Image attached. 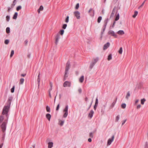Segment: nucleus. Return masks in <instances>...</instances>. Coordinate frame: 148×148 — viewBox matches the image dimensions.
I'll list each match as a JSON object with an SVG mask.
<instances>
[{"label": "nucleus", "instance_id": "nucleus-1", "mask_svg": "<svg viewBox=\"0 0 148 148\" xmlns=\"http://www.w3.org/2000/svg\"><path fill=\"white\" fill-rule=\"evenodd\" d=\"M12 99L13 97L12 96L8 98L7 102L6 103V105L4 106L3 109L2 114L3 115H5L7 117H8V113L10 108Z\"/></svg>", "mask_w": 148, "mask_h": 148}, {"label": "nucleus", "instance_id": "nucleus-22", "mask_svg": "<svg viewBox=\"0 0 148 148\" xmlns=\"http://www.w3.org/2000/svg\"><path fill=\"white\" fill-rule=\"evenodd\" d=\"M95 64L93 62H92L90 64V69H92Z\"/></svg>", "mask_w": 148, "mask_h": 148}, {"label": "nucleus", "instance_id": "nucleus-4", "mask_svg": "<svg viewBox=\"0 0 148 148\" xmlns=\"http://www.w3.org/2000/svg\"><path fill=\"white\" fill-rule=\"evenodd\" d=\"M7 123V121L6 122H3L1 125V127L2 129V131L3 133H4L6 129V125Z\"/></svg>", "mask_w": 148, "mask_h": 148}, {"label": "nucleus", "instance_id": "nucleus-16", "mask_svg": "<svg viewBox=\"0 0 148 148\" xmlns=\"http://www.w3.org/2000/svg\"><path fill=\"white\" fill-rule=\"evenodd\" d=\"M51 116V115L49 114L48 113L46 114V117L49 121H50Z\"/></svg>", "mask_w": 148, "mask_h": 148}, {"label": "nucleus", "instance_id": "nucleus-41", "mask_svg": "<svg viewBox=\"0 0 148 148\" xmlns=\"http://www.w3.org/2000/svg\"><path fill=\"white\" fill-rule=\"evenodd\" d=\"M22 7L21 6V5H19L18 6L17 8H16V10L17 11H19V10H20L21 9Z\"/></svg>", "mask_w": 148, "mask_h": 148}, {"label": "nucleus", "instance_id": "nucleus-62", "mask_svg": "<svg viewBox=\"0 0 148 148\" xmlns=\"http://www.w3.org/2000/svg\"><path fill=\"white\" fill-rule=\"evenodd\" d=\"M92 10V9L91 8H90L89 10L88 11V12L89 13H90L91 11Z\"/></svg>", "mask_w": 148, "mask_h": 148}, {"label": "nucleus", "instance_id": "nucleus-2", "mask_svg": "<svg viewBox=\"0 0 148 148\" xmlns=\"http://www.w3.org/2000/svg\"><path fill=\"white\" fill-rule=\"evenodd\" d=\"M70 63L69 61H68L66 64V69L65 72V74L64 76V80H65L66 79V78L68 77L67 74L68 73V72L69 69H70Z\"/></svg>", "mask_w": 148, "mask_h": 148}, {"label": "nucleus", "instance_id": "nucleus-39", "mask_svg": "<svg viewBox=\"0 0 148 148\" xmlns=\"http://www.w3.org/2000/svg\"><path fill=\"white\" fill-rule=\"evenodd\" d=\"M121 106L123 108H125L126 106V105L125 103H123L121 104Z\"/></svg>", "mask_w": 148, "mask_h": 148}, {"label": "nucleus", "instance_id": "nucleus-32", "mask_svg": "<svg viewBox=\"0 0 148 148\" xmlns=\"http://www.w3.org/2000/svg\"><path fill=\"white\" fill-rule=\"evenodd\" d=\"M119 18V14H118L116 16L115 19V21H118Z\"/></svg>", "mask_w": 148, "mask_h": 148}, {"label": "nucleus", "instance_id": "nucleus-61", "mask_svg": "<svg viewBox=\"0 0 148 148\" xmlns=\"http://www.w3.org/2000/svg\"><path fill=\"white\" fill-rule=\"evenodd\" d=\"M138 101H139L138 99L136 100L135 102V104L137 103H138Z\"/></svg>", "mask_w": 148, "mask_h": 148}, {"label": "nucleus", "instance_id": "nucleus-24", "mask_svg": "<svg viewBox=\"0 0 148 148\" xmlns=\"http://www.w3.org/2000/svg\"><path fill=\"white\" fill-rule=\"evenodd\" d=\"M46 111L47 112H50L51 111L50 108L48 106H47L46 107Z\"/></svg>", "mask_w": 148, "mask_h": 148}, {"label": "nucleus", "instance_id": "nucleus-33", "mask_svg": "<svg viewBox=\"0 0 148 148\" xmlns=\"http://www.w3.org/2000/svg\"><path fill=\"white\" fill-rule=\"evenodd\" d=\"M130 92H127V95L126 96V98L127 99H128V97L130 96Z\"/></svg>", "mask_w": 148, "mask_h": 148}, {"label": "nucleus", "instance_id": "nucleus-8", "mask_svg": "<svg viewBox=\"0 0 148 148\" xmlns=\"http://www.w3.org/2000/svg\"><path fill=\"white\" fill-rule=\"evenodd\" d=\"M108 34L109 35H111L112 36H114L115 37H117V35L114 33V32L112 30H110L108 32Z\"/></svg>", "mask_w": 148, "mask_h": 148}, {"label": "nucleus", "instance_id": "nucleus-52", "mask_svg": "<svg viewBox=\"0 0 148 148\" xmlns=\"http://www.w3.org/2000/svg\"><path fill=\"white\" fill-rule=\"evenodd\" d=\"M91 138H92L93 137V135L92 133L91 132L89 134Z\"/></svg>", "mask_w": 148, "mask_h": 148}, {"label": "nucleus", "instance_id": "nucleus-14", "mask_svg": "<svg viewBox=\"0 0 148 148\" xmlns=\"http://www.w3.org/2000/svg\"><path fill=\"white\" fill-rule=\"evenodd\" d=\"M115 7H114V8H113V10L112 11V12L110 16V18H111L112 17L114 16V13L115 12Z\"/></svg>", "mask_w": 148, "mask_h": 148}, {"label": "nucleus", "instance_id": "nucleus-29", "mask_svg": "<svg viewBox=\"0 0 148 148\" xmlns=\"http://www.w3.org/2000/svg\"><path fill=\"white\" fill-rule=\"evenodd\" d=\"M16 0H14V1H13V3L12 4L11 6L12 8H13L14 7V6H15V4H16Z\"/></svg>", "mask_w": 148, "mask_h": 148}, {"label": "nucleus", "instance_id": "nucleus-23", "mask_svg": "<svg viewBox=\"0 0 148 148\" xmlns=\"http://www.w3.org/2000/svg\"><path fill=\"white\" fill-rule=\"evenodd\" d=\"M24 79L23 78H21L19 82V84H23L24 82Z\"/></svg>", "mask_w": 148, "mask_h": 148}, {"label": "nucleus", "instance_id": "nucleus-46", "mask_svg": "<svg viewBox=\"0 0 148 148\" xmlns=\"http://www.w3.org/2000/svg\"><path fill=\"white\" fill-rule=\"evenodd\" d=\"M67 26V25L66 24H64L62 27L63 29H65L66 28Z\"/></svg>", "mask_w": 148, "mask_h": 148}, {"label": "nucleus", "instance_id": "nucleus-6", "mask_svg": "<svg viewBox=\"0 0 148 148\" xmlns=\"http://www.w3.org/2000/svg\"><path fill=\"white\" fill-rule=\"evenodd\" d=\"M74 14L75 16L76 17L77 19H79L80 18V13L79 11H76L74 12Z\"/></svg>", "mask_w": 148, "mask_h": 148}, {"label": "nucleus", "instance_id": "nucleus-38", "mask_svg": "<svg viewBox=\"0 0 148 148\" xmlns=\"http://www.w3.org/2000/svg\"><path fill=\"white\" fill-rule=\"evenodd\" d=\"M4 119V117L3 116H1L0 118V123H1Z\"/></svg>", "mask_w": 148, "mask_h": 148}, {"label": "nucleus", "instance_id": "nucleus-35", "mask_svg": "<svg viewBox=\"0 0 148 148\" xmlns=\"http://www.w3.org/2000/svg\"><path fill=\"white\" fill-rule=\"evenodd\" d=\"M64 31L63 29L61 30L60 31L59 34H60L61 35H62L64 33Z\"/></svg>", "mask_w": 148, "mask_h": 148}, {"label": "nucleus", "instance_id": "nucleus-37", "mask_svg": "<svg viewBox=\"0 0 148 148\" xmlns=\"http://www.w3.org/2000/svg\"><path fill=\"white\" fill-rule=\"evenodd\" d=\"M15 86H14L11 89L10 91L12 93H13L14 91Z\"/></svg>", "mask_w": 148, "mask_h": 148}, {"label": "nucleus", "instance_id": "nucleus-28", "mask_svg": "<svg viewBox=\"0 0 148 148\" xmlns=\"http://www.w3.org/2000/svg\"><path fill=\"white\" fill-rule=\"evenodd\" d=\"M112 59V55L111 54H110L108 58V60L109 61L111 60Z\"/></svg>", "mask_w": 148, "mask_h": 148}, {"label": "nucleus", "instance_id": "nucleus-50", "mask_svg": "<svg viewBox=\"0 0 148 148\" xmlns=\"http://www.w3.org/2000/svg\"><path fill=\"white\" fill-rule=\"evenodd\" d=\"M145 1H144L142 3V4L138 8V9H139L140 8H141L143 7V5H144L145 3Z\"/></svg>", "mask_w": 148, "mask_h": 148}, {"label": "nucleus", "instance_id": "nucleus-19", "mask_svg": "<svg viewBox=\"0 0 148 148\" xmlns=\"http://www.w3.org/2000/svg\"><path fill=\"white\" fill-rule=\"evenodd\" d=\"M116 100H114L113 101V102H112V104L110 106V108H113L116 102Z\"/></svg>", "mask_w": 148, "mask_h": 148}, {"label": "nucleus", "instance_id": "nucleus-54", "mask_svg": "<svg viewBox=\"0 0 148 148\" xmlns=\"http://www.w3.org/2000/svg\"><path fill=\"white\" fill-rule=\"evenodd\" d=\"M78 90L79 93H81L82 92V89L80 88H79L78 89Z\"/></svg>", "mask_w": 148, "mask_h": 148}, {"label": "nucleus", "instance_id": "nucleus-43", "mask_svg": "<svg viewBox=\"0 0 148 148\" xmlns=\"http://www.w3.org/2000/svg\"><path fill=\"white\" fill-rule=\"evenodd\" d=\"M14 51L13 50H12V51H11V54L10 55V57H12V56H13V55H14Z\"/></svg>", "mask_w": 148, "mask_h": 148}, {"label": "nucleus", "instance_id": "nucleus-7", "mask_svg": "<svg viewBox=\"0 0 148 148\" xmlns=\"http://www.w3.org/2000/svg\"><path fill=\"white\" fill-rule=\"evenodd\" d=\"M114 135H113L112 136L111 138H109L107 144V145H110L112 143V142L114 140Z\"/></svg>", "mask_w": 148, "mask_h": 148}, {"label": "nucleus", "instance_id": "nucleus-47", "mask_svg": "<svg viewBox=\"0 0 148 148\" xmlns=\"http://www.w3.org/2000/svg\"><path fill=\"white\" fill-rule=\"evenodd\" d=\"M98 99L97 98V97L96 99L95 102V104H96L98 105Z\"/></svg>", "mask_w": 148, "mask_h": 148}, {"label": "nucleus", "instance_id": "nucleus-51", "mask_svg": "<svg viewBox=\"0 0 148 148\" xmlns=\"http://www.w3.org/2000/svg\"><path fill=\"white\" fill-rule=\"evenodd\" d=\"M126 121H127V119H125L123 121V122L122 123V126H123L124 124V123H125V122H126Z\"/></svg>", "mask_w": 148, "mask_h": 148}, {"label": "nucleus", "instance_id": "nucleus-13", "mask_svg": "<svg viewBox=\"0 0 148 148\" xmlns=\"http://www.w3.org/2000/svg\"><path fill=\"white\" fill-rule=\"evenodd\" d=\"M40 73H39L38 76V78H37V82H38V87L39 88L40 84Z\"/></svg>", "mask_w": 148, "mask_h": 148}, {"label": "nucleus", "instance_id": "nucleus-57", "mask_svg": "<svg viewBox=\"0 0 148 148\" xmlns=\"http://www.w3.org/2000/svg\"><path fill=\"white\" fill-rule=\"evenodd\" d=\"M115 23H116V22L115 21H114V22L113 23V25H112V27H114Z\"/></svg>", "mask_w": 148, "mask_h": 148}, {"label": "nucleus", "instance_id": "nucleus-25", "mask_svg": "<svg viewBox=\"0 0 148 148\" xmlns=\"http://www.w3.org/2000/svg\"><path fill=\"white\" fill-rule=\"evenodd\" d=\"M18 15V13L16 12H15L13 16V19H15L16 18Z\"/></svg>", "mask_w": 148, "mask_h": 148}, {"label": "nucleus", "instance_id": "nucleus-15", "mask_svg": "<svg viewBox=\"0 0 148 148\" xmlns=\"http://www.w3.org/2000/svg\"><path fill=\"white\" fill-rule=\"evenodd\" d=\"M99 59L98 57L94 58L92 62H93L95 64L98 61Z\"/></svg>", "mask_w": 148, "mask_h": 148}, {"label": "nucleus", "instance_id": "nucleus-42", "mask_svg": "<svg viewBox=\"0 0 148 148\" xmlns=\"http://www.w3.org/2000/svg\"><path fill=\"white\" fill-rule=\"evenodd\" d=\"M69 16H67L66 18V19H65V22L66 23H68V22H69Z\"/></svg>", "mask_w": 148, "mask_h": 148}, {"label": "nucleus", "instance_id": "nucleus-64", "mask_svg": "<svg viewBox=\"0 0 148 148\" xmlns=\"http://www.w3.org/2000/svg\"><path fill=\"white\" fill-rule=\"evenodd\" d=\"M25 45H27V43H28V41L27 40H25Z\"/></svg>", "mask_w": 148, "mask_h": 148}, {"label": "nucleus", "instance_id": "nucleus-63", "mask_svg": "<svg viewBox=\"0 0 148 148\" xmlns=\"http://www.w3.org/2000/svg\"><path fill=\"white\" fill-rule=\"evenodd\" d=\"M50 88H52V84L51 82H50Z\"/></svg>", "mask_w": 148, "mask_h": 148}, {"label": "nucleus", "instance_id": "nucleus-34", "mask_svg": "<svg viewBox=\"0 0 148 148\" xmlns=\"http://www.w3.org/2000/svg\"><path fill=\"white\" fill-rule=\"evenodd\" d=\"M123 49L121 47L120 48L119 50L118 51L119 53L120 54H121L122 53Z\"/></svg>", "mask_w": 148, "mask_h": 148}, {"label": "nucleus", "instance_id": "nucleus-9", "mask_svg": "<svg viewBox=\"0 0 148 148\" xmlns=\"http://www.w3.org/2000/svg\"><path fill=\"white\" fill-rule=\"evenodd\" d=\"M71 83L70 82L66 81L64 83L63 86L64 87H66L67 86L69 87L71 86Z\"/></svg>", "mask_w": 148, "mask_h": 148}, {"label": "nucleus", "instance_id": "nucleus-59", "mask_svg": "<svg viewBox=\"0 0 148 148\" xmlns=\"http://www.w3.org/2000/svg\"><path fill=\"white\" fill-rule=\"evenodd\" d=\"M52 90V88H50L49 90V92H51Z\"/></svg>", "mask_w": 148, "mask_h": 148}, {"label": "nucleus", "instance_id": "nucleus-49", "mask_svg": "<svg viewBox=\"0 0 148 148\" xmlns=\"http://www.w3.org/2000/svg\"><path fill=\"white\" fill-rule=\"evenodd\" d=\"M59 107H60V104H58L57 106V107H56V110L57 111H58L59 110Z\"/></svg>", "mask_w": 148, "mask_h": 148}, {"label": "nucleus", "instance_id": "nucleus-55", "mask_svg": "<svg viewBox=\"0 0 148 148\" xmlns=\"http://www.w3.org/2000/svg\"><path fill=\"white\" fill-rule=\"evenodd\" d=\"M92 102L90 104L89 107L87 109V110H88L90 108V107H91V106L92 105Z\"/></svg>", "mask_w": 148, "mask_h": 148}, {"label": "nucleus", "instance_id": "nucleus-44", "mask_svg": "<svg viewBox=\"0 0 148 148\" xmlns=\"http://www.w3.org/2000/svg\"><path fill=\"white\" fill-rule=\"evenodd\" d=\"M79 7V3H77V4L75 8L76 9H78Z\"/></svg>", "mask_w": 148, "mask_h": 148}, {"label": "nucleus", "instance_id": "nucleus-45", "mask_svg": "<svg viewBox=\"0 0 148 148\" xmlns=\"http://www.w3.org/2000/svg\"><path fill=\"white\" fill-rule=\"evenodd\" d=\"M6 19L7 21H9L10 19V16L8 15L6 16Z\"/></svg>", "mask_w": 148, "mask_h": 148}, {"label": "nucleus", "instance_id": "nucleus-3", "mask_svg": "<svg viewBox=\"0 0 148 148\" xmlns=\"http://www.w3.org/2000/svg\"><path fill=\"white\" fill-rule=\"evenodd\" d=\"M68 106L66 105V106L65 108L63 110V112H65L63 115V117L66 118L67 116L68 115Z\"/></svg>", "mask_w": 148, "mask_h": 148}, {"label": "nucleus", "instance_id": "nucleus-12", "mask_svg": "<svg viewBox=\"0 0 148 148\" xmlns=\"http://www.w3.org/2000/svg\"><path fill=\"white\" fill-rule=\"evenodd\" d=\"M94 112L92 110L90 111L88 114V117L90 118H91L93 115Z\"/></svg>", "mask_w": 148, "mask_h": 148}, {"label": "nucleus", "instance_id": "nucleus-20", "mask_svg": "<svg viewBox=\"0 0 148 148\" xmlns=\"http://www.w3.org/2000/svg\"><path fill=\"white\" fill-rule=\"evenodd\" d=\"M43 10V7L42 5H41L39 8L38 10V13H40V11H42Z\"/></svg>", "mask_w": 148, "mask_h": 148}, {"label": "nucleus", "instance_id": "nucleus-60", "mask_svg": "<svg viewBox=\"0 0 148 148\" xmlns=\"http://www.w3.org/2000/svg\"><path fill=\"white\" fill-rule=\"evenodd\" d=\"M88 142H91V141H92V140L91 139V138H89L88 139Z\"/></svg>", "mask_w": 148, "mask_h": 148}, {"label": "nucleus", "instance_id": "nucleus-17", "mask_svg": "<svg viewBox=\"0 0 148 148\" xmlns=\"http://www.w3.org/2000/svg\"><path fill=\"white\" fill-rule=\"evenodd\" d=\"M53 143L52 142H49L48 143V148H51L53 146Z\"/></svg>", "mask_w": 148, "mask_h": 148}, {"label": "nucleus", "instance_id": "nucleus-11", "mask_svg": "<svg viewBox=\"0 0 148 148\" xmlns=\"http://www.w3.org/2000/svg\"><path fill=\"white\" fill-rule=\"evenodd\" d=\"M110 45V43L109 42H107L105 44L103 47V49L105 50L107 49L108 47H109Z\"/></svg>", "mask_w": 148, "mask_h": 148}, {"label": "nucleus", "instance_id": "nucleus-18", "mask_svg": "<svg viewBox=\"0 0 148 148\" xmlns=\"http://www.w3.org/2000/svg\"><path fill=\"white\" fill-rule=\"evenodd\" d=\"M117 33L118 34L121 35L124 34L125 33L124 31L122 30H120L119 31L117 32Z\"/></svg>", "mask_w": 148, "mask_h": 148}, {"label": "nucleus", "instance_id": "nucleus-56", "mask_svg": "<svg viewBox=\"0 0 148 148\" xmlns=\"http://www.w3.org/2000/svg\"><path fill=\"white\" fill-rule=\"evenodd\" d=\"M141 107V106L140 105V104L138 105L137 106V109H138L140 108Z\"/></svg>", "mask_w": 148, "mask_h": 148}, {"label": "nucleus", "instance_id": "nucleus-21", "mask_svg": "<svg viewBox=\"0 0 148 148\" xmlns=\"http://www.w3.org/2000/svg\"><path fill=\"white\" fill-rule=\"evenodd\" d=\"M84 76L83 75L79 79V82L80 83H82L84 80Z\"/></svg>", "mask_w": 148, "mask_h": 148}, {"label": "nucleus", "instance_id": "nucleus-36", "mask_svg": "<svg viewBox=\"0 0 148 148\" xmlns=\"http://www.w3.org/2000/svg\"><path fill=\"white\" fill-rule=\"evenodd\" d=\"M6 32L8 34L10 32V28L9 27H7L6 29Z\"/></svg>", "mask_w": 148, "mask_h": 148}, {"label": "nucleus", "instance_id": "nucleus-26", "mask_svg": "<svg viewBox=\"0 0 148 148\" xmlns=\"http://www.w3.org/2000/svg\"><path fill=\"white\" fill-rule=\"evenodd\" d=\"M102 19V17L101 16H99L97 19V22L98 23H99L100 22Z\"/></svg>", "mask_w": 148, "mask_h": 148}, {"label": "nucleus", "instance_id": "nucleus-48", "mask_svg": "<svg viewBox=\"0 0 148 148\" xmlns=\"http://www.w3.org/2000/svg\"><path fill=\"white\" fill-rule=\"evenodd\" d=\"M64 123V121H61V122L60 123V125L62 126L63 125Z\"/></svg>", "mask_w": 148, "mask_h": 148}, {"label": "nucleus", "instance_id": "nucleus-31", "mask_svg": "<svg viewBox=\"0 0 148 148\" xmlns=\"http://www.w3.org/2000/svg\"><path fill=\"white\" fill-rule=\"evenodd\" d=\"M146 101V100L145 99L143 98L141 100V103L142 105H143L144 103V102Z\"/></svg>", "mask_w": 148, "mask_h": 148}, {"label": "nucleus", "instance_id": "nucleus-30", "mask_svg": "<svg viewBox=\"0 0 148 148\" xmlns=\"http://www.w3.org/2000/svg\"><path fill=\"white\" fill-rule=\"evenodd\" d=\"M120 119V116L119 115H118L116 117L115 119V122H118Z\"/></svg>", "mask_w": 148, "mask_h": 148}, {"label": "nucleus", "instance_id": "nucleus-53", "mask_svg": "<svg viewBox=\"0 0 148 148\" xmlns=\"http://www.w3.org/2000/svg\"><path fill=\"white\" fill-rule=\"evenodd\" d=\"M97 105L95 104L94 106V109L95 110L96 109L97 107Z\"/></svg>", "mask_w": 148, "mask_h": 148}, {"label": "nucleus", "instance_id": "nucleus-27", "mask_svg": "<svg viewBox=\"0 0 148 148\" xmlns=\"http://www.w3.org/2000/svg\"><path fill=\"white\" fill-rule=\"evenodd\" d=\"M138 14V12L137 11H135L134 12V15H133L132 16V17L134 18H135L136 16Z\"/></svg>", "mask_w": 148, "mask_h": 148}, {"label": "nucleus", "instance_id": "nucleus-10", "mask_svg": "<svg viewBox=\"0 0 148 148\" xmlns=\"http://www.w3.org/2000/svg\"><path fill=\"white\" fill-rule=\"evenodd\" d=\"M60 38V35L59 34H57L56 36V42L55 43L56 45H57L59 41V40Z\"/></svg>", "mask_w": 148, "mask_h": 148}, {"label": "nucleus", "instance_id": "nucleus-40", "mask_svg": "<svg viewBox=\"0 0 148 148\" xmlns=\"http://www.w3.org/2000/svg\"><path fill=\"white\" fill-rule=\"evenodd\" d=\"M9 42V40L8 39H6L4 41V43L6 45L8 44Z\"/></svg>", "mask_w": 148, "mask_h": 148}, {"label": "nucleus", "instance_id": "nucleus-5", "mask_svg": "<svg viewBox=\"0 0 148 148\" xmlns=\"http://www.w3.org/2000/svg\"><path fill=\"white\" fill-rule=\"evenodd\" d=\"M108 20H109V19L108 18H107L104 21V25L103 26L104 28L103 29V31L101 32V35H102L103 34V32L105 31L106 25H107V24L108 21Z\"/></svg>", "mask_w": 148, "mask_h": 148}, {"label": "nucleus", "instance_id": "nucleus-58", "mask_svg": "<svg viewBox=\"0 0 148 148\" xmlns=\"http://www.w3.org/2000/svg\"><path fill=\"white\" fill-rule=\"evenodd\" d=\"M26 75V74H22L21 75V76L22 77H24Z\"/></svg>", "mask_w": 148, "mask_h": 148}]
</instances>
